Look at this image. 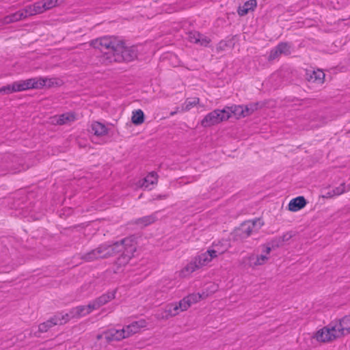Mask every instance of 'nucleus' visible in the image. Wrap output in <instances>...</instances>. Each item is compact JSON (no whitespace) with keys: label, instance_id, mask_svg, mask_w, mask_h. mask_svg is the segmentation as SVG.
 <instances>
[{"label":"nucleus","instance_id":"obj_14","mask_svg":"<svg viewBox=\"0 0 350 350\" xmlns=\"http://www.w3.org/2000/svg\"><path fill=\"white\" fill-rule=\"evenodd\" d=\"M339 325L338 338L350 334V313L338 320Z\"/></svg>","mask_w":350,"mask_h":350},{"label":"nucleus","instance_id":"obj_35","mask_svg":"<svg viewBox=\"0 0 350 350\" xmlns=\"http://www.w3.org/2000/svg\"><path fill=\"white\" fill-rule=\"evenodd\" d=\"M212 246L217 249H224L226 252L230 247V243L228 239H221L217 243L213 242Z\"/></svg>","mask_w":350,"mask_h":350},{"label":"nucleus","instance_id":"obj_4","mask_svg":"<svg viewBox=\"0 0 350 350\" xmlns=\"http://www.w3.org/2000/svg\"><path fill=\"white\" fill-rule=\"evenodd\" d=\"M224 109H215L208 113L200 121V125L204 128H208L217 125L224 121H227Z\"/></svg>","mask_w":350,"mask_h":350},{"label":"nucleus","instance_id":"obj_23","mask_svg":"<svg viewBox=\"0 0 350 350\" xmlns=\"http://www.w3.org/2000/svg\"><path fill=\"white\" fill-rule=\"evenodd\" d=\"M101 256H102V250H101V249H100V245H99L98 247H96L94 250H92L89 252L84 254L82 256L81 258L83 260H84L85 261L90 262L94 260H97V259L101 258Z\"/></svg>","mask_w":350,"mask_h":350},{"label":"nucleus","instance_id":"obj_24","mask_svg":"<svg viewBox=\"0 0 350 350\" xmlns=\"http://www.w3.org/2000/svg\"><path fill=\"white\" fill-rule=\"evenodd\" d=\"M266 102L258 101L255 103H250L249 104L244 105L246 116H249L258 109H262L266 105Z\"/></svg>","mask_w":350,"mask_h":350},{"label":"nucleus","instance_id":"obj_34","mask_svg":"<svg viewBox=\"0 0 350 350\" xmlns=\"http://www.w3.org/2000/svg\"><path fill=\"white\" fill-rule=\"evenodd\" d=\"M72 313L75 319H79L88 314L85 306H78L72 308Z\"/></svg>","mask_w":350,"mask_h":350},{"label":"nucleus","instance_id":"obj_56","mask_svg":"<svg viewBox=\"0 0 350 350\" xmlns=\"http://www.w3.org/2000/svg\"><path fill=\"white\" fill-rule=\"evenodd\" d=\"M335 196L334 193H332V190L328 191L324 195L322 196L323 198H331Z\"/></svg>","mask_w":350,"mask_h":350},{"label":"nucleus","instance_id":"obj_59","mask_svg":"<svg viewBox=\"0 0 350 350\" xmlns=\"http://www.w3.org/2000/svg\"><path fill=\"white\" fill-rule=\"evenodd\" d=\"M101 338H102V335H98V336H97V338H98V339H100Z\"/></svg>","mask_w":350,"mask_h":350},{"label":"nucleus","instance_id":"obj_52","mask_svg":"<svg viewBox=\"0 0 350 350\" xmlns=\"http://www.w3.org/2000/svg\"><path fill=\"white\" fill-rule=\"evenodd\" d=\"M12 85H14V92H15L24 91V87L23 85L22 80L15 81V82L12 83Z\"/></svg>","mask_w":350,"mask_h":350},{"label":"nucleus","instance_id":"obj_29","mask_svg":"<svg viewBox=\"0 0 350 350\" xmlns=\"http://www.w3.org/2000/svg\"><path fill=\"white\" fill-rule=\"evenodd\" d=\"M154 221L155 217L153 215H148L137 219L135 221V224L141 226L142 227H146L154 223Z\"/></svg>","mask_w":350,"mask_h":350},{"label":"nucleus","instance_id":"obj_15","mask_svg":"<svg viewBox=\"0 0 350 350\" xmlns=\"http://www.w3.org/2000/svg\"><path fill=\"white\" fill-rule=\"evenodd\" d=\"M252 232L250 226V221L246 220L241 223L238 228H235L234 234L241 239H246L251 235Z\"/></svg>","mask_w":350,"mask_h":350},{"label":"nucleus","instance_id":"obj_42","mask_svg":"<svg viewBox=\"0 0 350 350\" xmlns=\"http://www.w3.org/2000/svg\"><path fill=\"white\" fill-rule=\"evenodd\" d=\"M350 189V187L347 188V186L345 183H341L338 187H336L334 189H332V193L335 196L341 195L346 192L347 191H349Z\"/></svg>","mask_w":350,"mask_h":350},{"label":"nucleus","instance_id":"obj_17","mask_svg":"<svg viewBox=\"0 0 350 350\" xmlns=\"http://www.w3.org/2000/svg\"><path fill=\"white\" fill-rule=\"evenodd\" d=\"M158 175L157 172L152 171L150 172L146 177L139 181L141 187L150 190L149 187L157 183Z\"/></svg>","mask_w":350,"mask_h":350},{"label":"nucleus","instance_id":"obj_26","mask_svg":"<svg viewBox=\"0 0 350 350\" xmlns=\"http://www.w3.org/2000/svg\"><path fill=\"white\" fill-rule=\"evenodd\" d=\"M145 121V114L144 111L139 109L133 111L131 116V122L135 125L139 126L143 124Z\"/></svg>","mask_w":350,"mask_h":350},{"label":"nucleus","instance_id":"obj_2","mask_svg":"<svg viewBox=\"0 0 350 350\" xmlns=\"http://www.w3.org/2000/svg\"><path fill=\"white\" fill-rule=\"evenodd\" d=\"M115 53L111 55L109 62H131L137 58V46L133 45L127 46L123 40L118 41L116 49H114Z\"/></svg>","mask_w":350,"mask_h":350},{"label":"nucleus","instance_id":"obj_44","mask_svg":"<svg viewBox=\"0 0 350 350\" xmlns=\"http://www.w3.org/2000/svg\"><path fill=\"white\" fill-rule=\"evenodd\" d=\"M14 92V85L8 84L0 88V93L3 94H10Z\"/></svg>","mask_w":350,"mask_h":350},{"label":"nucleus","instance_id":"obj_40","mask_svg":"<svg viewBox=\"0 0 350 350\" xmlns=\"http://www.w3.org/2000/svg\"><path fill=\"white\" fill-rule=\"evenodd\" d=\"M176 304L180 312L187 310L191 306V304L188 299H187V297H185L180 300L179 302Z\"/></svg>","mask_w":350,"mask_h":350},{"label":"nucleus","instance_id":"obj_3","mask_svg":"<svg viewBox=\"0 0 350 350\" xmlns=\"http://www.w3.org/2000/svg\"><path fill=\"white\" fill-rule=\"evenodd\" d=\"M225 253L224 249H208L206 252L202 253L194 257L189 263H188L183 270V272L193 273L196 270L207 265L213 258L217 256V254Z\"/></svg>","mask_w":350,"mask_h":350},{"label":"nucleus","instance_id":"obj_46","mask_svg":"<svg viewBox=\"0 0 350 350\" xmlns=\"http://www.w3.org/2000/svg\"><path fill=\"white\" fill-rule=\"evenodd\" d=\"M280 55H281L279 53L278 49L276 46H275L271 50L270 53L267 57V60L268 62H271L279 57Z\"/></svg>","mask_w":350,"mask_h":350},{"label":"nucleus","instance_id":"obj_8","mask_svg":"<svg viewBox=\"0 0 350 350\" xmlns=\"http://www.w3.org/2000/svg\"><path fill=\"white\" fill-rule=\"evenodd\" d=\"M312 338H315L318 342L323 343L329 342L339 338L338 336L332 334L329 330L325 327L317 331Z\"/></svg>","mask_w":350,"mask_h":350},{"label":"nucleus","instance_id":"obj_48","mask_svg":"<svg viewBox=\"0 0 350 350\" xmlns=\"http://www.w3.org/2000/svg\"><path fill=\"white\" fill-rule=\"evenodd\" d=\"M295 235V232H293V231H288V232H286L285 234H284L282 236L279 237H280L282 244L284 245V243L285 242L289 241Z\"/></svg>","mask_w":350,"mask_h":350},{"label":"nucleus","instance_id":"obj_36","mask_svg":"<svg viewBox=\"0 0 350 350\" xmlns=\"http://www.w3.org/2000/svg\"><path fill=\"white\" fill-rule=\"evenodd\" d=\"M200 102L199 98H194L193 100H190L189 98L186 99L185 103L183 104L182 107L183 111H189L193 107L196 106L197 104H198Z\"/></svg>","mask_w":350,"mask_h":350},{"label":"nucleus","instance_id":"obj_51","mask_svg":"<svg viewBox=\"0 0 350 350\" xmlns=\"http://www.w3.org/2000/svg\"><path fill=\"white\" fill-rule=\"evenodd\" d=\"M85 307L86 308L88 314H90L93 310L100 308L97 303L96 302L95 299L92 302L85 306Z\"/></svg>","mask_w":350,"mask_h":350},{"label":"nucleus","instance_id":"obj_5","mask_svg":"<svg viewBox=\"0 0 350 350\" xmlns=\"http://www.w3.org/2000/svg\"><path fill=\"white\" fill-rule=\"evenodd\" d=\"M122 246L118 241H113L111 243H104L100 245V249L102 250L101 259L108 258L121 252Z\"/></svg>","mask_w":350,"mask_h":350},{"label":"nucleus","instance_id":"obj_60","mask_svg":"<svg viewBox=\"0 0 350 350\" xmlns=\"http://www.w3.org/2000/svg\"><path fill=\"white\" fill-rule=\"evenodd\" d=\"M207 293L205 292H203L201 295H202V297L205 296Z\"/></svg>","mask_w":350,"mask_h":350},{"label":"nucleus","instance_id":"obj_7","mask_svg":"<svg viewBox=\"0 0 350 350\" xmlns=\"http://www.w3.org/2000/svg\"><path fill=\"white\" fill-rule=\"evenodd\" d=\"M118 43V42H116L115 38L113 39L111 37L104 36L101 38L102 48L103 47L108 50L107 52L104 53V57L105 59L109 62L111 55L115 53V50L113 49H116V45Z\"/></svg>","mask_w":350,"mask_h":350},{"label":"nucleus","instance_id":"obj_33","mask_svg":"<svg viewBox=\"0 0 350 350\" xmlns=\"http://www.w3.org/2000/svg\"><path fill=\"white\" fill-rule=\"evenodd\" d=\"M56 315H59V321H58L59 325H64L69 321L72 319H75V315L72 313V308H71L68 312L62 314L61 313L57 314Z\"/></svg>","mask_w":350,"mask_h":350},{"label":"nucleus","instance_id":"obj_61","mask_svg":"<svg viewBox=\"0 0 350 350\" xmlns=\"http://www.w3.org/2000/svg\"><path fill=\"white\" fill-rule=\"evenodd\" d=\"M64 0H62V3H64Z\"/></svg>","mask_w":350,"mask_h":350},{"label":"nucleus","instance_id":"obj_38","mask_svg":"<svg viewBox=\"0 0 350 350\" xmlns=\"http://www.w3.org/2000/svg\"><path fill=\"white\" fill-rule=\"evenodd\" d=\"M208 296V294H206L205 296L202 297V295H200V293H192L189 294L187 296V299L189 301L191 305L192 304H196L200 301L202 299L206 298Z\"/></svg>","mask_w":350,"mask_h":350},{"label":"nucleus","instance_id":"obj_25","mask_svg":"<svg viewBox=\"0 0 350 350\" xmlns=\"http://www.w3.org/2000/svg\"><path fill=\"white\" fill-rule=\"evenodd\" d=\"M234 36H228L226 40H222L219 42L217 51H223L227 49H232L234 46Z\"/></svg>","mask_w":350,"mask_h":350},{"label":"nucleus","instance_id":"obj_12","mask_svg":"<svg viewBox=\"0 0 350 350\" xmlns=\"http://www.w3.org/2000/svg\"><path fill=\"white\" fill-rule=\"evenodd\" d=\"M308 201L303 196H299L293 198L288 203V210L291 212H297L304 208Z\"/></svg>","mask_w":350,"mask_h":350},{"label":"nucleus","instance_id":"obj_27","mask_svg":"<svg viewBox=\"0 0 350 350\" xmlns=\"http://www.w3.org/2000/svg\"><path fill=\"white\" fill-rule=\"evenodd\" d=\"M179 312L180 311L176 304H171L166 306L165 309L162 314V317L165 319H169L170 317H172L178 314Z\"/></svg>","mask_w":350,"mask_h":350},{"label":"nucleus","instance_id":"obj_6","mask_svg":"<svg viewBox=\"0 0 350 350\" xmlns=\"http://www.w3.org/2000/svg\"><path fill=\"white\" fill-rule=\"evenodd\" d=\"M226 115L227 116V120L230 118L234 117L236 119L247 117L245 112V107L243 105H232L231 106H225L224 107Z\"/></svg>","mask_w":350,"mask_h":350},{"label":"nucleus","instance_id":"obj_30","mask_svg":"<svg viewBox=\"0 0 350 350\" xmlns=\"http://www.w3.org/2000/svg\"><path fill=\"white\" fill-rule=\"evenodd\" d=\"M44 81V87L51 88L53 87H60L63 84L62 80L58 78L42 77Z\"/></svg>","mask_w":350,"mask_h":350},{"label":"nucleus","instance_id":"obj_50","mask_svg":"<svg viewBox=\"0 0 350 350\" xmlns=\"http://www.w3.org/2000/svg\"><path fill=\"white\" fill-rule=\"evenodd\" d=\"M269 259V257L267 255L260 254L257 256L256 261L254 262L255 265H261L265 264V262Z\"/></svg>","mask_w":350,"mask_h":350},{"label":"nucleus","instance_id":"obj_32","mask_svg":"<svg viewBox=\"0 0 350 350\" xmlns=\"http://www.w3.org/2000/svg\"><path fill=\"white\" fill-rule=\"evenodd\" d=\"M247 221H250V226L252 230V231L257 232L261 227L264 225V221L262 218L258 217L254 219H249Z\"/></svg>","mask_w":350,"mask_h":350},{"label":"nucleus","instance_id":"obj_55","mask_svg":"<svg viewBox=\"0 0 350 350\" xmlns=\"http://www.w3.org/2000/svg\"><path fill=\"white\" fill-rule=\"evenodd\" d=\"M262 247H265V250H263V252H265L267 254H269L273 249V247H271V245H269V243H267V244L262 245Z\"/></svg>","mask_w":350,"mask_h":350},{"label":"nucleus","instance_id":"obj_21","mask_svg":"<svg viewBox=\"0 0 350 350\" xmlns=\"http://www.w3.org/2000/svg\"><path fill=\"white\" fill-rule=\"evenodd\" d=\"M117 290L115 289L112 291H108L106 293L103 294L100 297H97L95 301L99 307L106 304L109 301L116 298Z\"/></svg>","mask_w":350,"mask_h":350},{"label":"nucleus","instance_id":"obj_1","mask_svg":"<svg viewBox=\"0 0 350 350\" xmlns=\"http://www.w3.org/2000/svg\"><path fill=\"white\" fill-rule=\"evenodd\" d=\"M137 239L138 237L136 235L132 234L118 241V244L122 246V254L114 262L118 267L125 266L134 256V253L137 250Z\"/></svg>","mask_w":350,"mask_h":350},{"label":"nucleus","instance_id":"obj_54","mask_svg":"<svg viewBox=\"0 0 350 350\" xmlns=\"http://www.w3.org/2000/svg\"><path fill=\"white\" fill-rule=\"evenodd\" d=\"M72 210L70 208H64L59 213V217H63L69 216L72 214Z\"/></svg>","mask_w":350,"mask_h":350},{"label":"nucleus","instance_id":"obj_31","mask_svg":"<svg viewBox=\"0 0 350 350\" xmlns=\"http://www.w3.org/2000/svg\"><path fill=\"white\" fill-rule=\"evenodd\" d=\"M278 49L279 53L284 55H289L291 53V45L288 42H281L276 46Z\"/></svg>","mask_w":350,"mask_h":350},{"label":"nucleus","instance_id":"obj_58","mask_svg":"<svg viewBox=\"0 0 350 350\" xmlns=\"http://www.w3.org/2000/svg\"><path fill=\"white\" fill-rule=\"evenodd\" d=\"M176 113H177V110H176V111H172V112H170V116H174V115H175Z\"/></svg>","mask_w":350,"mask_h":350},{"label":"nucleus","instance_id":"obj_53","mask_svg":"<svg viewBox=\"0 0 350 350\" xmlns=\"http://www.w3.org/2000/svg\"><path fill=\"white\" fill-rule=\"evenodd\" d=\"M90 45L94 49H101L102 44H101V38L93 40L90 42Z\"/></svg>","mask_w":350,"mask_h":350},{"label":"nucleus","instance_id":"obj_28","mask_svg":"<svg viewBox=\"0 0 350 350\" xmlns=\"http://www.w3.org/2000/svg\"><path fill=\"white\" fill-rule=\"evenodd\" d=\"M23 14V12L18 10L13 14L7 15L3 18V23L4 24H10L23 20L24 19Z\"/></svg>","mask_w":350,"mask_h":350},{"label":"nucleus","instance_id":"obj_49","mask_svg":"<svg viewBox=\"0 0 350 350\" xmlns=\"http://www.w3.org/2000/svg\"><path fill=\"white\" fill-rule=\"evenodd\" d=\"M211 40L208 37L201 33V36L200 38V42H198L197 44H199L200 45L203 46H208V45L211 42Z\"/></svg>","mask_w":350,"mask_h":350},{"label":"nucleus","instance_id":"obj_57","mask_svg":"<svg viewBox=\"0 0 350 350\" xmlns=\"http://www.w3.org/2000/svg\"><path fill=\"white\" fill-rule=\"evenodd\" d=\"M169 196L168 194H163V195H157L156 196L155 198H154V200H163V199H166L167 197Z\"/></svg>","mask_w":350,"mask_h":350},{"label":"nucleus","instance_id":"obj_11","mask_svg":"<svg viewBox=\"0 0 350 350\" xmlns=\"http://www.w3.org/2000/svg\"><path fill=\"white\" fill-rule=\"evenodd\" d=\"M24 87V91L31 89H42L44 87V81L42 77L30 78L26 80H22Z\"/></svg>","mask_w":350,"mask_h":350},{"label":"nucleus","instance_id":"obj_19","mask_svg":"<svg viewBox=\"0 0 350 350\" xmlns=\"http://www.w3.org/2000/svg\"><path fill=\"white\" fill-rule=\"evenodd\" d=\"M325 73L321 70H317V71L313 70L310 73H306V79L309 82L317 83L318 84H322L325 81Z\"/></svg>","mask_w":350,"mask_h":350},{"label":"nucleus","instance_id":"obj_10","mask_svg":"<svg viewBox=\"0 0 350 350\" xmlns=\"http://www.w3.org/2000/svg\"><path fill=\"white\" fill-rule=\"evenodd\" d=\"M76 119V113L70 111L53 117L52 122L53 124L64 125L74 122Z\"/></svg>","mask_w":350,"mask_h":350},{"label":"nucleus","instance_id":"obj_13","mask_svg":"<svg viewBox=\"0 0 350 350\" xmlns=\"http://www.w3.org/2000/svg\"><path fill=\"white\" fill-rule=\"evenodd\" d=\"M59 321V315H54L51 317L49 320L45 322L40 323L38 325V331L35 333V336L40 337V333L46 332L50 328L53 326L58 325V321Z\"/></svg>","mask_w":350,"mask_h":350},{"label":"nucleus","instance_id":"obj_43","mask_svg":"<svg viewBox=\"0 0 350 350\" xmlns=\"http://www.w3.org/2000/svg\"><path fill=\"white\" fill-rule=\"evenodd\" d=\"M200 36L201 33L198 31H190L188 35V39L191 42L197 44L198 42H200Z\"/></svg>","mask_w":350,"mask_h":350},{"label":"nucleus","instance_id":"obj_16","mask_svg":"<svg viewBox=\"0 0 350 350\" xmlns=\"http://www.w3.org/2000/svg\"><path fill=\"white\" fill-rule=\"evenodd\" d=\"M146 325L147 322L144 319L133 321L124 328L126 332V336L129 337L131 336V335L139 332L141 328L145 327Z\"/></svg>","mask_w":350,"mask_h":350},{"label":"nucleus","instance_id":"obj_18","mask_svg":"<svg viewBox=\"0 0 350 350\" xmlns=\"http://www.w3.org/2000/svg\"><path fill=\"white\" fill-rule=\"evenodd\" d=\"M92 133L95 137H101L108 133L109 129L100 122H93L91 125Z\"/></svg>","mask_w":350,"mask_h":350},{"label":"nucleus","instance_id":"obj_39","mask_svg":"<svg viewBox=\"0 0 350 350\" xmlns=\"http://www.w3.org/2000/svg\"><path fill=\"white\" fill-rule=\"evenodd\" d=\"M34 14H42L46 10L45 7L43 5V1H40L31 4Z\"/></svg>","mask_w":350,"mask_h":350},{"label":"nucleus","instance_id":"obj_45","mask_svg":"<svg viewBox=\"0 0 350 350\" xmlns=\"http://www.w3.org/2000/svg\"><path fill=\"white\" fill-rule=\"evenodd\" d=\"M20 12H23V15L24 16V19L30 16L35 15L33 13V8L31 5H27L23 9L21 10Z\"/></svg>","mask_w":350,"mask_h":350},{"label":"nucleus","instance_id":"obj_20","mask_svg":"<svg viewBox=\"0 0 350 350\" xmlns=\"http://www.w3.org/2000/svg\"><path fill=\"white\" fill-rule=\"evenodd\" d=\"M257 6L256 0H249L245 2L243 6L239 5L237 9L238 14L240 16H245L250 11H253Z\"/></svg>","mask_w":350,"mask_h":350},{"label":"nucleus","instance_id":"obj_9","mask_svg":"<svg viewBox=\"0 0 350 350\" xmlns=\"http://www.w3.org/2000/svg\"><path fill=\"white\" fill-rule=\"evenodd\" d=\"M107 342L111 341H119L123 338H128L124 328L121 329H111L103 333Z\"/></svg>","mask_w":350,"mask_h":350},{"label":"nucleus","instance_id":"obj_37","mask_svg":"<svg viewBox=\"0 0 350 350\" xmlns=\"http://www.w3.org/2000/svg\"><path fill=\"white\" fill-rule=\"evenodd\" d=\"M43 5L45 7L46 10H49L53 8L58 6L62 3V0H44Z\"/></svg>","mask_w":350,"mask_h":350},{"label":"nucleus","instance_id":"obj_41","mask_svg":"<svg viewBox=\"0 0 350 350\" xmlns=\"http://www.w3.org/2000/svg\"><path fill=\"white\" fill-rule=\"evenodd\" d=\"M325 327H327L329 330V332L332 334L335 335V336L339 335V325H338V320L336 322H333V321L331 322L327 326H325Z\"/></svg>","mask_w":350,"mask_h":350},{"label":"nucleus","instance_id":"obj_22","mask_svg":"<svg viewBox=\"0 0 350 350\" xmlns=\"http://www.w3.org/2000/svg\"><path fill=\"white\" fill-rule=\"evenodd\" d=\"M101 256H102V250H101V249H100V245H99L98 247H96L94 250H92L89 252L84 254L82 256L81 258L83 260H84L85 261L90 262L94 260H97V259L101 258Z\"/></svg>","mask_w":350,"mask_h":350},{"label":"nucleus","instance_id":"obj_47","mask_svg":"<svg viewBox=\"0 0 350 350\" xmlns=\"http://www.w3.org/2000/svg\"><path fill=\"white\" fill-rule=\"evenodd\" d=\"M268 243L269 245H271V247H273V250L282 247L283 245L279 237L273 238Z\"/></svg>","mask_w":350,"mask_h":350}]
</instances>
